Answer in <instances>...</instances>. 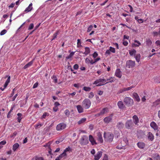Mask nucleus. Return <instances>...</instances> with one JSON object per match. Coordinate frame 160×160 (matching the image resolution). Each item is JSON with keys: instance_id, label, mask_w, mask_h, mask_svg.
Here are the masks:
<instances>
[{"instance_id": "53", "label": "nucleus", "mask_w": 160, "mask_h": 160, "mask_svg": "<svg viewBox=\"0 0 160 160\" xmlns=\"http://www.w3.org/2000/svg\"><path fill=\"white\" fill-rule=\"evenodd\" d=\"M64 112L66 116H69L70 114V112L68 110L66 109L65 110Z\"/></svg>"}, {"instance_id": "18", "label": "nucleus", "mask_w": 160, "mask_h": 160, "mask_svg": "<svg viewBox=\"0 0 160 160\" xmlns=\"http://www.w3.org/2000/svg\"><path fill=\"white\" fill-rule=\"evenodd\" d=\"M132 97L137 101L139 102L140 101V98L137 93L135 92H133L132 94Z\"/></svg>"}, {"instance_id": "10", "label": "nucleus", "mask_w": 160, "mask_h": 160, "mask_svg": "<svg viewBox=\"0 0 160 160\" xmlns=\"http://www.w3.org/2000/svg\"><path fill=\"white\" fill-rule=\"evenodd\" d=\"M113 115V114H112L111 115L104 118L103 119L104 122L107 124L109 123L112 120V117Z\"/></svg>"}, {"instance_id": "34", "label": "nucleus", "mask_w": 160, "mask_h": 160, "mask_svg": "<svg viewBox=\"0 0 160 160\" xmlns=\"http://www.w3.org/2000/svg\"><path fill=\"white\" fill-rule=\"evenodd\" d=\"M146 42L147 45L148 46H151L152 43V41L149 39H147Z\"/></svg>"}, {"instance_id": "38", "label": "nucleus", "mask_w": 160, "mask_h": 160, "mask_svg": "<svg viewBox=\"0 0 160 160\" xmlns=\"http://www.w3.org/2000/svg\"><path fill=\"white\" fill-rule=\"evenodd\" d=\"M135 87V86L132 85L131 86L128 88H124L125 91H129L132 88H134Z\"/></svg>"}, {"instance_id": "28", "label": "nucleus", "mask_w": 160, "mask_h": 160, "mask_svg": "<svg viewBox=\"0 0 160 160\" xmlns=\"http://www.w3.org/2000/svg\"><path fill=\"white\" fill-rule=\"evenodd\" d=\"M17 115L18 116L17 118V121L18 122H20L22 118V115L21 113H18L17 114Z\"/></svg>"}, {"instance_id": "63", "label": "nucleus", "mask_w": 160, "mask_h": 160, "mask_svg": "<svg viewBox=\"0 0 160 160\" xmlns=\"http://www.w3.org/2000/svg\"><path fill=\"white\" fill-rule=\"evenodd\" d=\"M157 46H159L160 47V40H157L155 42Z\"/></svg>"}, {"instance_id": "16", "label": "nucleus", "mask_w": 160, "mask_h": 160, "mask_svg": "<svg viewBox=\"0 0 160 160\" xmlns=\"http://www.w3.org/2000/svg\"><path fill=\"white\" fill-rule=\"evenodd\" d=\"M115 76L119 78H121L122 76L121 72L119 69H117L115 73Z\"/></svg>"}, {"instance_id": "59", "label": "nucleus", "mask_w": 160, "mask_h": 160, "mask_svg": "<svg viewBox=\"0 0 160 160\" xmlns=\"http://www.w3.org/2000/svg\"><path fill=\"white\" fill-rule=\"evenodd\" d=\"M38 85V82H36L33 85V88H36Z\"/></svg>"}, {"instance_id": "35", "label": "nucleus", "mask_w": 160, "mask_h": 160, "mask_svg": "<svg viewBox=\"0 0 160 160\" xmlns=\"http://www.w3.org/2000/svg\"><path fill=\"white\" fill-rule=\"evenodd\" d=\"M42 125L43 124L40 123H38L34 126V127L35 129H37L38 128L41 127L42 126Z\"/></svg>"}, {"instance_id": "31", "label": "nucleus", "mask_w": 160, "mask_h": 160, "mask_svg": "<svg viewBox=\"0 0 160 160\" xmlns=\"http://www.w3.org/2000/svg\"><path fill=\"white\" fill-rule=\"evenodd\" d=\"M129 52L130 56H132L134 55L135 56L136 55L135 54L136 52V51L135 50L133 49L132 50H129Z\"/></svg>"}, {"instance_id": "1", "label": "nucleus", "mask_w": 160, "mask_h": 160, "mask_svg": "<svg viewBox=\"0 0 160 160\" xmlns=\"http://www.w3.org/2000/svg\"><path fill=\"white\" fill-rule=\"evenodd\" d=\"M104 136L105 141L108 142H111L112 141L114 136L112 133L110 132L106 133L104 132Z\"/></svg>"}, {"instance_id": "41", "label": "nucleus", "mask_w": 160, "mask_h": 160, "mask_svg": "<svg viewBox=\"0 0 160 160\" xmlns=\"http://www.w3.org/2000/svg\"><path fill=\"white\" fill-rule=\"evenodd\" d=\"M81 44V42L80 40L79 39H78L77 40V47L79 48L80 47H81L82 46Z\"/></svg>"}, {"instance_id": "8", "label": "nucleus", "mask_w": 160, "mask_h": 160, "mask_svg": "<svg viewBox=\"0 0 160 160\" xmlns=\"http://www.w3.org/2000/svg\"><path fill=\"white\" fill-rule=\"evenodd\" d=\"M134 124L132 120H127L125 124V127L128 129H131L133 127Z\"/></svg>"}, {"instance_id": "15", "label": "nucleus", "mask_w": 160, "mask_h": 160, "mask_svg": "<svg viewBox=\"0 0 160 160\" xmlns=\"http://www.w3.org/2000/svg\"><path fill=\"white\" fill-rule=\"evenodd\" d=\"M8 78V79L5 82V84L4 85L3 87H4L5 88H7V86L9 83L10 82V76H8L6 75L5 77L4 78Z\"/></svg>"}, {"instance_id": "5", "label": "nucleus", "mask_w": 160, "mask_h": 160, "mask_svg": "<svg viewBox=\"0 0 160 160\" xmlns=\"http://www.w3.org/2000/svg\"><path fill=\"white\" fill-rule=\"evenodd\" d=\"M67 127V125L64 122H61L58 124L56 127V130L57 131H61L65 129Z\"/></svg>"}, {"instance_id": "58", "label": "nucleus", "mask_w": 160, "mask_h": 160, "mask_svg": "<svg viewBox=\"0 0 160 160\" xmlns=\"http://www.w3.org/2000/svg\"><path fill=\"white\" fill-rule=\"evenodd\" d=\"M102 160H108V156L107 154L104 155Z\"/></svg>"}, {"instance_id": "33", "label": "nucleus", "mask_w": 160, "mask_h": 160, "mask_svg": "<svg viewBox=\"0 0 160 160\" xmlns=\"http://www.w3.org/2000/svg\"><path fill=\"white\" fill-rule=\"evenodd\" d=\"M60 30H57L53 34V38L52 39V40H54L55 38H56L57 37V35L60 32Z\"/></svg>"}, {"instance_id": "25", "label": "nucleus", "mask_w": 160, "mask_h": 160, "mask_svg": "<svg viewBox=\"0 0 160 160\" xmlns=\"http://www.w3.org/2000/svg\"><path fill=\"white\" fill-rule=\"evenodd\" d=\"M85 51L83 53L85 55H87L90 53V50L89 48L88 47H86L85 48Z\"/></svg>"}, {"instance_id": "24", "label": "nucleus", "mask_w": 160, "mask_h": 160, "mask_svg": "<svg viewBox=\"0 0 160 160\" xmlns=\"http://www.w3.org/2000/svg\"><path fill=\"white\" fill-rule=\"evenodd\" d=\"M132 118L133 120V122L136 125L139 122L138 117L136 115H134L132 117Z\"/></svg>"}, {"instance_id": "51", "label": "nucleus", "mask_w": 160, "mask_h": 160, "mask_svg": "<svg viewBox=\"0 0 160 160\" xmlns=\"http://www.w3.org/2000/svg\"><path fill=\"white\" fill-rule=\"evenodd\" d=\"M51 143H52L51 142H49L48 143H47L45 144V145H44L43 146L44 147H48V148H49L50 146V145L51 144Z\"/></svg>"}, {"instance_id": "32", "label": "nucleus", "mask_w": 160, "mask_h": 160, "mask_svg": "<svg viewBox=\"0 0 160 160\" xmlns=\"http://www.w3.org/2000/svg\"><path fill=\"white\" fill-rule=\"evenodd\" d=\"M106 80V82L107 81H108V82H112L115 80V78L114 77H111L107 79Z\"/></svg>"}, {"instance_id": "6", "label": "nucleus", "mask_w": 160, "mask_h": 160, "mask_svg": "<svg viewBox=\"0 0 160 160\" xmlns=\"http://www.w3.org/2000/svg\"><path fill=\"white\" fill-rule=\"evenodd\" d=\"M106 82V80L105 79L102 78H99L96 80L95 81H94L93 83V84H96V86H99L103 85V84H101L99 83L102 82L103 83H105V84H106L108 82Z\"/></svg>"}, {"instance_id": "42", "label": "nucleus", "mask_w": 160, "mask_h": 160, "mask_svg": "<svg viewBox=\"0 0 160 160\" xmlns=\"http://www.w3.org/2000/svg\"><path fill=\"white\" fill-rule=\"evenodd\" d=\"M86 61H89V63H90L91 64H93L94 63H96L95 60H90L89 59H88V58L86 59Z\"/></svg>"}, {"instance_id": "26", "label": "nucleus", "mask_w": 160, "mask_h": 160, "mask_svg": "<svg viewBox=\"0 0 160 160\" xmlns=\"http://www.w3.org/2000/svg\"><path fill=\"white\" fill-rule=\"evenodd\" d=\"M19 145L18 143H16L13 144L12 146V149L14 152H15L19 147Z\"/></svg>"}, {"instance_id": "61", "label": "nucleus", "mask_w": 160, "mask_h": 160, "mask_svg": "<svg viewBox=\"0 0 160 160\" xmlns=\"http://www.w3.org/2000/svg\"><path fill=\"white\" fill-rule=\"evenodd\" d=\"M78 64H75L73 66V68L76 70H77L78 68Z\"/></svg>"}, {"instance_id": "21", "label": "nucleus", "mask_w": 160, "mask_h": 160, "mask_svg": "<svg viewBox=\"0 0 160 160\" xmlns=\"http://www.w3.org/2000/svg\"><path fill=\"white\" fill-rule=\"evenodd\" d=\"M138 147L141 149H143L145 147V144L143 142H139L137 143Z\"/></svg>"}, {"instance_id": "27", "label": "nucleus", "mask_w": 160, "mask_h": 160, "mask_svg": "<svg viewBox=\"0 0 160 160\" xmlns=\"http://www.w3.org/2000/svg\"><path fill=\"white\" fill-rule=\"evenodd\" d=\"M77 108L79 113H81L83 112V109L82 107L80 105L77 106Z\"/></svg>"}, {"instance_id": "44", "label": "nucleus", "mask_w": 160, "mask_h": 160, "mask_svg": "<svg viewBox=\"0 0 160 160\" xmlns=\"http://www.w3.org/2000/svg\"><path fill=\"white\" fill-rule=\"evenodd\" d=\"M71 150V148L70 147H68V148H66L64 151V152L65 153H66L67 152H69Z\"/></svg>"}, {"instance_id": "3", "label": "nucleus", "mask_w": 160, "mask_h": 160, "mask_svg": "<svg viewBox=\"0 0 160 160\" xmlns=\"http://www.w3.org/2000/svg\"><path fill=\"white\" fill-rule=\"evenodd\" d=\"M82 104L83 107L86 109H87L90 107L91 102L89 99L86 98L83 101Z\"/></svg>"}, {"instance_id": "13", "label": "nucleus", "mask_w": 160, "mask_h": 160, "mask_svg": "<svg viewBox=\"0 0 160 160\" xmlns=\"http://www.w3.org/2000/svg\"><path fill=\"white\" fill-rule=\"evenodd\" d=\"M89 139L90 142H91V144L92 145L97 144V143L96 142L94 138L92 135H89Z\"/></svg>"}, {"instance_id": "22", "label": "nucleus", "mask_w": 160, "mask_h": 160, "mask_svg": "<svg viewBox=\"0 0 160 160\" xmlns=\"http://www.w3.org/2000/svg\"><path fill=\"white\" fill-rule=\"evenodd\" d=\"M117 104L119 108L121 109H123L125 107L123 102L121 101H119L118 102Z\"/></svg>"}, {"instance_id": "48", "label": "nucleus", "mask_w": 160, "mask_h": 160, "mask_svg": "<svg viewBox=\"0 0 160 160\" xmlns=\"http://www.w3.org/2000/svg\"><path fill=\"white\" fill-rule=\"evenodd\" d=\"M7 32V31L5 29H4L1 32L0 34L1 36H2L5 34Z\"/></svg>"}, {"instance_id": "30", "label": "nucleus", "mask_w": 160, "mask_h": 160, "mask_svg": "<svg viewBox=\"0 0 160 160\" xmlns=\"http://www.w3.org/2000/svg\"><path fill=\"white\" fill-rule=\"evenodd\" d=\"M134 58H135L136 61L137 62H139L140 61L141 55L140 54H137L134 56Z\"/></svg>"}, {"instance_id": "12", "label": "nucleus", "mask_w": 160, "mask_h": 160, "mask_svg": "<svg viewBox=\"0 0 160 160\" xmlns=\"http://www.w3.org/2000/svg\"><path fill=\"white\" fill-rule=\"evenodd\" d=\"M98 140L99 142L100 143H102L103 142V140L102 137V135L100 132H98L97 133Z\"/></svg>"}, {"instance_id": "2", "label": "nucleus", "mask_w": 160, "mask_h": 160, "mask_svg": "<svg viewBox=\"0 0 160 160\" xmlns=\"http://www.w3.org/2000/svg\"><path fill=\"white\" fill-rule=\"evenodd\" d=\"M79 142L82 146L87 145L89 142L88 137L85 135L82 136L79 141Z\"/></svg>"}, {"instance_id": "60", "label": "nucleus", "mask_w": 160, "mask_h": 160, "mask_svg": "<svg viewBox=\"0 0 160 160\" xmlns=\"http://www.w3.org/2000/svg\"><path fill=\"white\" fill-rule=\"evenodd\" d=\"M17 134V132H14L13 134L11 136V137H14Z\"/></svg>"}, {"instance_id": "7", "label": "nucleus", "mask_w": 160, "mask_h": 160, "mask_svg": "<svg viewBox=\"0 0 160 160\" xmlns=\"http://www.w3.org/2000/svg\"><path fill=\"white\" fill-rule=\"evenodd\" d=\"M135 65V62L132 60L127 61L126 62V66L127 68H132Z\"/></svg>"}, {"instance_id": "14", "label": "nucleus", "mask_w": 160, "mask_h": 160, "mask_svg": "<svg viewBox=\"0 0 160 160\" xmlns=\"http://www.w3.org/2000/svg\"><path fill=\"white\" fill-rule=\"evenodd\" d=\"M150 126L154 130H158V127L156 123L154 122H152L150 124Z\"/></svg>"}, {"instance_id": "45", "label": "nucleus", "mask_w": 160, "mask_h": 160, "mask_svg": "<svg viewBox=\"0 0 160 160\" xmlns=\"http://www.w3.org/2000/svg\"><path fill=\"white\" fill-rule=\"evenodd\" d=\"M35 160H44V159L42 157L36 156L35 158Z\"/></svg>"}, {"instance_id": "39", "label": "nucleus", "mask_w": 160, "mask_h": 160, "mask_svg": "<svg viewBox=\"0 0 160 160\" xmlns=\"http://www.w3.org/2000/svg\"><path fill=\"white\" fill-rule=\"evenodd\" d=\"M83 90L85 91H90L91 90V88L89 87H84L83 88Z\"/></svg>"}, {"instance_id": "37", "label": "nucleus", "mask_w": 160, "mask_h": 160, "mask_svg": "<svg viewBox=\"0 0 160 160\" xmlns=\"http://www.w3.org/2000/svg\"><path fill=\"white\" fill-rule=\"evenodd\" d=\"M124 126V124L122 122H118L117 124V127L118 128H122Z\"/></svg>"}, {"instance_id": "40", "label": "nucleus", "mask_w": 160, "mask_h": 160, "mask_svg": "<svg viewBox=\"0 0 160 160\" xmlns=\"http://www.w3.org/2000/svg\"><path fill=\"white\" fill-rule=\"evenodd\" d=\"M49 115V114L47 112H44L42 116V118H45L46 116H48Z\"/></svg>"}, {"instance_id": "19", "label": "nucleus", "mask_w": 160, "mask_h": 160, "mask_svg": "<svg viewBox=\"0 0 160 160\" xmlns=\"http://www.w3.org/2000/svg\"><path fill=\"white\" fill-rule=\"evenodd\" d=\"M148 139L150 141H152L154 138L153 135L150 132H149L148 134Z\"/></svg>"}, {"instance_id": "29", "label": "nucleus", "mask_w": 160, "mask_h": 160, "mask_svg": "<svg viewBox=\"0 0 160 160\" xmlns=\"http://www.w3.org/2000/svg\"><path fill=\"white\" fill-rule=\"evenodd\" d=\"M86 120L87 119L86 118H82L78 122V125L84 123Z\"/></svg>"}, {"instance_id": "4", "label": "nucleus", "mask_w": 160, "mask_h": 160, "mask_svg": "<svg viewBox=\"0 0 160 160\" xmlns=\"http://www.w3.org/2000/svg\"><path fill=\"white\" fill-rule=\"evenodd\" d=\"M123 101L126 105L128 107L132 105L133 103V100L128 97H125Z\"/></svg>"}, {"instance_id": "47", "label": "nucleus", "mask_w": 160, "mask_h": 160, "mask_svg": "<svg viewBox=\"0 0 160 160\" xmlns=\"http://www.w3.org/2000/svg\"><path fill=\"white\" fill-rule=\"evenodd\" d=\"M159 101L160 102V99L159 100H158L156 101L155 102H153V105L155 106H157L159 104Z\"/></svg>"}, {"instance_id": "36", "label": "nucleus", "mask_w": 160, "mask_h": 160, "mask_svg": "<svg viewBox=\"0 0 160 160\" xmlns=\"http://www.w3.org/2000/svg\"><path fill=\"white\" fill-rule=\"evenodd\" d=\"M74 52H72L66 58V59H70L74 55Z\"/></svg>"}, {"instance_id": "57", "label": "nucleus", "mask_w": 160, "mask_h": 160, "mask_svg": "<svg viewBox=\"0 0 160 160\" xmlns=\"http://www.w3.org/2000/svg\"><path fill=\"white\" fill-rule=\"evenodd\" d=\"M98 56V54L96 52H94V53L92 54V57L94 58H96Z\"/></svg>"}, {"instance_id": "20", "label": "nucleus", "mask_w": 160, "mask_h": 160, "mask_svg": "<svg viewBox=\"0 0 160 160\" xmlns=\"http://www.w3.org/2000/svg\"><path fill=\"white\" fill-rule=\"evenodd\" d=\"M32 5V3L30 4L24 10V12H28L31 11L33 8Z\"/></svg>"}, {"instance_id": "54", "label": "nucleus", "mask_w": 160, "mask_h": 160, "mask_svg": "<svg viewBox=\"0 0 160 160\" xmlns=\"http://www.w3.org/2000/svg\"><path fill=\"white\" fill-rule=\"evenodd\" d=\"M124 92H125V91L124 88H123L119 90L118 91V93L120 94L121 93H122Z\"/></svg>"}, {"instance_id": "56", "label": "nucleus", "mask_w": 160, "mask_h": 160, "mask_svg": "<svg viewBox=\"0 0 160 160\" xmlns=\"http://www.w3.org/2000/svg\"><path fill=\"white\" fill-rule=\"evenodd\" d=\"M92 28L93 26L92 25H91L88 28L87 32H90L92 30Z\"/></svg>"}, {"instance_id": "52", "label": "nucleus", "mask_w": 160, "mask_h": 160, "mask_svg": "<svg viewBox=\"0 0 160 160\" xmlns=\"http://www.w3.org/2000/svg\"><path fill=\"white\" fill-rule=\"evenodd\" d=\"M124 147V145H118L117 146V148L119 149H123V148Z\"/></svg>"}, {"instance_id": "11", "label": "nucleus", "mask_w": 160, "mask_h": 160, "mask_svg": "<svg viewBox=\"0 0 160 160\" xmlns=\"http://www.w3.org/2000/svg\"><path fill=\"white\" fill-rule=\"evenodd\" d=\"M102 153V152L101 151L98 152L97 154L94 156V160H99V159L101 157Z\"/></svg>"}, {"instance_id": "55", "label": "nucleus", "mask_w": 160, "mask_h": 160, "mask_svg": "<svg viewBox=\"0 0 160 160\" xmlns=\"http://www.w3.org/2000/svg\"><path fill=\"white\" fill-rule=\"evenodd\" d=\"M33 27H34L33 24L31 23L30 24V25L28 27V30L32 29L33 28Z\"/></svg>"}, {"instance_id": "23", "label": "nucleus", "mask_w": 160, "mask_h": 160, "mask_svg": "<svg viewBox=\"0 0 160 160\" xmlns=\"http://www.w3.org/2000/svg\"><path fill=\"white\" fill-rule=\"evenodd\" d=\"M134 42L135 43H136L137 44L135 43H133L132 44V47H139L141 45V43L138 41L137 40H135L134 41Z\"/></svg>"}, {"instance_id": "49", "label": "nucleus", "mask_w": 160, "mask_h": 160, "mask_svg": "<svg viewBox=\"0 0 160 160\" xmlns=\"http://www.w3.org/2000/svg\"><path fill=\"white\" fill-rule=\"evenodd\" d=\"M52 78L53 79L54 82L56 83L57 82V78L56 77L55 75H53Z\"/></svg>"}, {"instance_id": "9", "label": "nucleus", "mask_w": 160, "mask_h": 160, "mask_svg": "<svg viewBox=\"0 0 160 160\" xmlns=\"http://www.w3.org/2000/svg\"><path fill=\"white\" fill-rule=\"evenodd\" d=\"M109 111V110L108 108H104L101 111V112L97 114L95 116L97 117H99L101 115H102L107 113H108Z\"/></svg>"}, {"instance_id": "64", "label": "nucleus", "mask_w": 160, "mask_h": 160, "mask_svg": "<svg viewBox=\"0 0 160 160\" xmlns=\"http://www.w3.org/2000/svg\"><path fill=\"white\" fill-rule=\"evenodd\" d=\"M154 160H160V157L158 155L156 158H154Z\"/></svg>"}, {"instance_id": "62", "label": "nucleus", "mask_w": 160, "mask_h": 160, "mask_svg": "<svg viewBox=\"0 0 160 160\" xmlns=\"http://www.w3.org/2000/svg\"><path fill=\"white\" fill-rule=\"evenodd\" d=\"M6 143V141L5 140H3L0 142V144L4 145Z\"/></svg>"}, {"instance_id": "50", "label": "nucleus", "mask_w": 160, "mask_h": 160, "mask_svg": "<svg viewBox=\"0 0 160 160\" xmlns=\"http://www.w3.org/2000/svg\"><path fill=\"white\" fill-rule=\"evenodd\" d=\"M94 96V94L92 92H91L89 93V95H88V98H92Z\"/></svg>"}, {"instance_id": "43", "label": "nucleus", "mask_w": 160, "mask_h": 160, "mask_svg": "<svg viewBox=\"0 0 160 160\" xmlns=\"http://www.w3.org/2000/svg\"><path fill=\"white\" fill-rule=\"evenodd\" d=\"M110 51L112 53H114L115 52V48H113L112 47H109V49Z\"/></svg>"}, {"instance_id": "17", "label": "nucleus", "mask_w": 160, "mask_h": 160, "mask_svg": "<svg viewBox=\"0 0 160 160\" xmlns=\"http://www.w3.org/2000/svg\"><path fill=\"white\" fill-rule=\"evenodd\" d=\"M34 61V59H32V61L28 62L27 64L25 65L24 67H23V68L24 69H25L26 68H28L30 67L32 65V64L33 63Z\"/></svg>"}, {"instance_id": "46", "label": "nucleus", "mask_w": 160, "mask_h": 160, "mask_svg": "<svg viewBox=\"0 0 160 160\" xmlns=\"http://www.w3.org/2000/svg\"><path fill=\"white\" fill-rule=\"evenodd\" d=\"M123 142H125V145H124L125 146H126V145L128 144V140H127V138H124L123 140L121 142V143Z\"/></svg>"}]
</instances>
